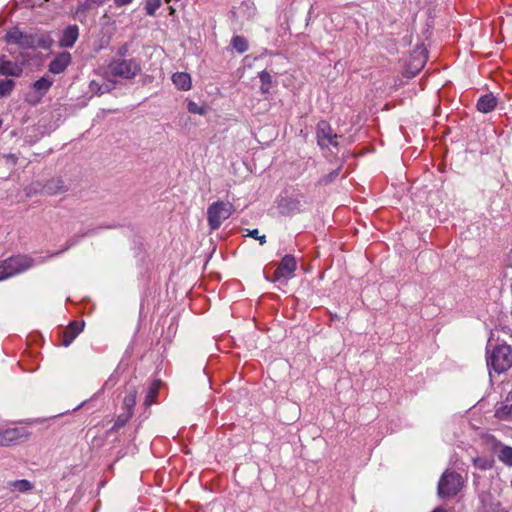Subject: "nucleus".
<instances>
[{
  "mask_svg": "<svg viewBox=\"0 0 512 512\" xmlns=\"http://www.w3.org/2000/svg\"><path fill=\"white\" fill-rule=\"evenodd\" d=\"M463 483V478L460 474L454 471H445L438 482V496L440 498L456 496L460 492Z\"/></svg>",
  "mask_w": 512,
  "mask_h": 512,
  "instance_id": "20e7f679",
  "label": "nucleus"
},
{
  "mask_svg": "<svg viewBox=\"0 0 512 512\" xmlns=\"http://www.w3.org/2000/svg\"><path fill=\"white\" fill-rule=\"evenodd\" d=\"M432 512H445V510L442 508H436Z\"/></svg>",
  "mask_w": 512,
  "mask_h": 512,
  "instance_id": "ea45409f",
  "label": "nucleus"
},
{
  "mask_svg": "<svg viewBox=\"0 0 512 512\" xmlns=\"http://www.w3.org/2000/svg\"><path fill=\"white\" fill-rule=\"evenodd\" d=\"M497 106V99L492 93L482 95L476 104L477 110L482 113H489Z\"/></svg>",
  "mask_w": 512,
  "mask_h": 512,
  "instance_id": "f3484780",
  "label": "nucleus"
},
{
  "mask_svg": "<svg viewBox=\"0 0 512 512\" xmlns=\"http://www.w3.org/2000/svg\"><path fill=\"white\" fill-rule=\"evenodd\" d=\"M109 71L112 75L132 79L141 70L139 63L135 59L114 58L108 65Z\"/></svg>",
  "mask_w": 512,
  "mask_h": 512,
  "instance_id": "39448f33",
  "label": "nucleus"
},
{
  "mask_svg": "<svg viewBox=\"0 0 512 512\" xmlns=\"http://www.w3.org/2000/svg\"><path fill=\"white\" fill-rule=\"evenodd\" d=\"M129 51V43L122 44L117 50L116 58H124Z\"/></svg>",
  "mask_w": 512,
  "mask_h": 512,
  "instance_id": "72a5a7b5",
  "label": "nucleus"
},
{
  "mask_svg": "<svg viewBox=\"0 0 512 512\" xmlns=\"http://www.w3.org/2000/svg\"><path fill=\"white\" fill-rule=\"evenodd\" d=\"M83 327V322H71L63 332L62 345L65 347L69 346L73 342V340L79 335V333L83 330Z\"/></svg>",
  "mask_w": 512,
  "mask_h": 512,
  "instance_id": "ddd939ff",
  "label": "nucleus"
},
{
  "mask_svg": "<svg viewBox=\"0 0 512 512\" xmlns=\"http://www.w3.org/2000/svg\"><path fill=\"white\" fill-rule=\"evenodd\" d=\"M290 210H299L300 202L294 199L286 200Z\"/></svg>",
  "mask_w": 512,
  "mask_h": 512,
  "instance_id": "c9c22d12",
  "label": "nucleus"
},
{
  "mask_svg": "<svg viewBox=\"0 0 512 512\" xmlns=\"http://www.w3.org/2000/svg\"><path fill=\"white\" fill-rule=\"evenodd\" d=\"M133 416L132 413H130V411H124L122 413H120L116 420H115V423L114 425L111 427V429L109 430L110 433L112 432H117L119 431V429H121L122 427H124L127 422L131 419V417Z\"/></svg>",
  "mask_w": 512,
  "mask_h": 512,
  "instance_id": "4be33fe9",
  "label": "nucleus"
},
{
  "mask_svg": "<svg viewBox=\"0 0 512 512\" xmlns=\"http://www.w3.org/2000/svg\"><path fill=\"white\" fill-rule=\"evenodd\" d=\"M474 463L476 466H478L480 469H483V470H485L489 467V465L487 464V461L482 458L474 459Z\"/></svg>",
  "mask_w": 512,
  "mask_h": 512,
  "instance_id": "e433bc0d",
  "label": "nucleus"
},
{
  "mask_svg": "<svg viewBox=\"0 0 512 512\" xmlns=\"http://www.w3.org/2000/svg\"><path fill=\"white\" fill-rule=\"evenodd\" d=\"M114 88V82L106 81L103 78L93 79L89 83V89L93 94L102 95Z\"/></svg>",
  "mask_w": 512,
  "mask_h": 512,
  "instance_id": "dca6fc26",
  "label": "nucleus"
},
{
  "mask_svg": "<svg viewBox=\"0 0 512 512\" xmlns=\"http://www.w3.org/2000/svg\"><path fill=\"white\" fill-rule=\"evenodd\" d=\"M14 87V81L8 79L0 80V96L5 97L10 95Z\"/></svg>",
  "mask_w": 512,
  "mask_h": 512,
  "instance_id": "a878e982",
  "label": "nucleus"
},
{
  "mask_svg": "<svg viewBox=\"0 0 512 512\" xmlns=\"http://www.w3.org/2000/svg\"><path fill=\"white\" fill-rule=\"evenodd\" d=\"M187 109L190 113L204 115L206 113V109L202 106H199L194 101H189L187 105Z\"/></svg>",
  "mask_w": 512,
  "mask_h": 512,
  "instance_id": "7c9ffc66",
  "label": "nucleus"
},
{
  "mask_svg": "<svg viewBox=\"0 0 512 512\" xmlns=\"http://www.w3.org/2000/svg\"><path fill=\"white\" fill-rule=\"evenodd\" d=\"M71 61L72 56L69 52L64 51L57 54L49 64V72L55 75L61 74L66 70Z\"/></svg>",
  "mask_w": 512,
  "mask_h": 512,
  "instance_id": "1a4fd4ad",
  "label": "nucleus"
},
{
  "mask_svg": "<svg viewBox=\"0 0 512 512\" xmlns=\"http://www.w3.org/2000/svg\"><path fill=\"white\" fill-rule=\"evenodd\" d=\"M495 417L502 421L512 420V390L503 401L496 404Z\"/></svg>",
  "mask_w": 512,
  "mask_h": 512,
  "instance_id": "9b49d317",
  "label": "nucleus"
},
{
  "mask_svg": "<svg viewBox=\"0 0 512 512\" xmlns=\"http://www.w3.org/2000/svg\"><path fill=\"white\" fill-rule=\"evenodd\" d=\"M86 234H82V235H75L73 237H71L70 239L67 240V243H66V247L59 251V252H56L54 253L53 255H59L60 253H62L63 251L67 250L68 248L70 247H73L74 245H76L81 238H83Z\"/></svg>",
  "mask_w": 512,
  "mask_h": 512,
  "instance_id": "473e14b6",
  "label": "nucleus"
},
{
  "mask_svg": "<svg viewBox=\"0 0 512 512\" xmlns=\"http://www.w3.org/2000/svg\"><path fill=\"white\" fill-rule=\"evenodd\" d=\"M296 267H297V264H296L295 257L292 255H285L281 259L277 269L274 271L273 276L272 277L267 276L266 278L272 282H279L282 279L287 280L293 276V274L296 270Z\"/></svg>",
  "mask_w": 512,
  "mask_h": 512,
  "instance_id": "6e6552de",
  "label": "nucleus"
},
{
  "mask_svg": "<svg viewBox=\"0 0 512 512\" xmlns=\"http://www.w3.org/2000/svg\"><path fill=\"white\" fill-rule=\"evenodd\" d=\"M490 346H492V344H491V340H488V348H489Z\"/></svg>",
  "mask_w": 512,
  "mask_h": 512,
  "instance_id": "a19ab883",
  "label": "nucleus"
},
{
  "mask_svg": "<svg viewBox=\"0 0 512 512\" xmlns=\"http://www.w3.org/2000/svg\"><path fill=\"white\" fill-rule=\"evenodd\" d=\"M161 0H147L145 4L146 14L153 16L155 12L160 8Z\"/></svg>",
  "mask_w": 512,
  "mask_h": 512,
  "instance_id": "c85d7f7f",
  "label": "nucleus"
},
{
  "mask_svg": "<svg viewBox=\"0 0 512 512\" xmlns=\"http://www.w3.org/2000/svg\"><path fill=\"white\" fill-rule=\"evenodd\" d=\"M136 396H137V390L134 386H127L126 388V395L123 399V406L122 409L124 411H130V413L133 414L134 407L136 404Z\"/></svg>",
  "mask_w": 512,
  "mask_h": 512,
  "instance_id": "6ab92c4d",
  "label": "nucleus"
},
{
  "mask_svg": "<svg viewBox=\"0 0 512 512\" xmlns=\"http://www.w3.org/2000/svg\"><path fill=\"white\" fill-rule=\"evenodd\" d=\"M235 207L231 202L216 201L207 208V223L212 231L220 228L234 212Z\"/></svg>",
  "mask_w": 512,
  "mask_h": 512,
  "instance_id": "f03ea898",
  "label": "nucleus"
},
{
  "mask_svg": "<svg viewBox=\"0 0 512 512\" xmlns=\"http://www.w3.org/2000/svg\"><path fill=\"white\" fill-rule=\"evenodd\" d=\"M5 41L7 44H14L22 49H33L35 43V35L25 33L18 27H13L7 31L5 35Z\"/></svg>",
  "mask_w": 512,
  "mask_h": 512,
  "instance_id": "0eeeda50",
  "label": "nucleus"
},
{
  "mask_svg": "<svg viewBox=\"0 0 512 512\" xmlns=\"http://www.w3.org/2000/svg\"><path fill=\"white\" fill-rule=\"evenodd\" d=\"M232 47L239 53H244L248 50V42L243 36H234L231 41Z\"/></svg>",
  "mask_w": 512,
  "mask_h": 512,
  "instance_id": "b1692460",
  "label": "nucleus"
},
{
  "mask_svg": "<svg viewBox=\"0 0 512 512\" xmlns=\"http://www.w3.org/2000/svg\"><path fill=\"white\" fill-rule=\"evenodd\" d=\"M52 84L53 79L44 76L34 82L33 89L40 95H44L50 89Z\"/></svg>",
  "mask_w": 512,
  "mask_h": 512,
  "instance_id": "412c9836",
  "label": "nucleus"
},
{
  "mask_svg": "<svg viewBox=\"0 0 512 512\" xmlns=\"http://www.w3.org/2000/svg\"><path fill=\"white\" fill-rule=\"evenodd\" d=\"M8 165L14 166L17 163V156L15 154H6L3 156Z\"/></svg>",
  "mask_w": 512,
  "mask_h": 512,
  "instance_id": "f704fd0d",
  "label": "nucleus"
},
{
  "mask_svg": "<svg viewBox=\"0 0 512 512\" xmlns=\"http://www.w3.org/2000/svg\"><path fill=\"white\" fill-rule=\"evenodd\" d=\"M9 487L19 492H26L32 488V484L26 479H21L9 482Z\"/></svg>",
  "mask_w": 512,
  "mask_h": 512,
  "instance_id": "393cba45",
  "label": "nucleus"
},
{
  "mask_svg": "<svg viewBox=\"0 0 512 512\" xmlns=\"http://www.w3.org/2000/svg\"><path fill=\"white\" fill-rule=\"evenodd\" d=\"M34 260L26 255L12 256L0 263L2 280L13 277L34 266Z\"/></svg>",
  "mask_w": 512,
  "mask_h": 512,
  "instance_id": "7ed1b4c3",
  "label": "nucleus"
},
{
  "mask_svg": "<svg viewBox=\"0 0 512 512\" xmlns=\"http://www.w3.org/2000/svg\"><path fill=\"white\" fill-rule=\"evenodd\" d=\"M171 79L175 87L179 90L188 91L192 87L191 76L186 72H176L172 75Z\"/></svg>",
  "mask_w": 512,
  "mask_h": 512,
  "instance_id": "a211bd4d",
  "label": "nucleus"
},
{
  "mask_svg": "<svg viewBox=\"0 0 512 512\" xmlns=\"http://www.w3.org/2000/svg\"><path fill=\"white\" fill-rule=\"evenodd\" d=\"M316 138L318 145L324 148L338 147L340 136L336 134L327 121L321 120L316 127Z\"/></svg>",
  "mask_w": 512,
  "mask_h": 512,
  "instance_id": "423d86ee",
  "label": "nucleus"
},
{
  "mask_svg": "<svg viewBox=\"0 0 512 512\" xmlns=\"http://www.w3.org/2000/svg\"><path fill=\"white\" fill-rule=\"evenodd\" d=\"M245 232L246 234H244V236H248V237H251V238H254L256 240L259 241L260 245H264L266 243V236L265 235H260L259 234V230L258 229H245Z\"/></svg>",
  "mask_w": 512,
  "mask_h": 512,
  "instance_id": "c756f323",
  "label": "nucleus"
},
{
  "mask_svg": "<svg viewBox=\"0 0 512 512\" xmlns=\"http://www.w3.org/2000/svg\"><path fill=\"white\" fill-rule=\"evenodd\" d=\"M66 191H68V187L61 177H53L47 180L41 189V192L48 196L62 194Z\"/></svg>",
  "mask_w": 512,
  "mask_h": 512,
  "instance_id": "9d476101",
  "label": "nucleus"
},
{
  "mask_svg": "<svg viewBox=\"0 0 512 512\" xmlns=\"http://www.w3.org/2000/svg\"><path fill=\"white\" fill-rule=\"evenodd\" d=\"M27 434L23 429L19 428H9L5 430H1V438L3 441V446H8L16 443L22 438H26Z\"/></svg>",
  "mask_w": 512,
  "mask_h": 512,
  "instance_id": "4468645a",
  "label": "nucleus"
},
{
  "mask_svg": "<svg viewBox=\"0 0 512 512\" xmlns=\"http://www.w3.org/2000/svg\"><path fill=\"white\" fill-rule=\"evenodd\" d=\"M133 0H114L115 4L119 7L130 4Z\"/></svg>",
  "mask_w": 512,
  "mask_h": 512,
  "instance_id": "4c0bfd02",
  "label": "nucleus"
},
{
  "mask_svg": "<svg viewBox=\"0 0 512 512\" xmlns=\"http://www.w3.org/2000/svg\"><path fill=\"white\" fill-rule=\"evenodd\" d=\"M497 448L498 459L505 465L512 467V447L499 444Z\"/></svg>",
  "mask_w": 512,
  "mask_h": 512,
  "instance_id": "aec40b11",
  "label": "nucleus"
},
{
  "mask_svg": "<svg viewBox=\"0 0 512 512\" xmlns=\"http://www.w3.org/2000/svg\"><path fill=\"white\" fill-rule=\"evenodd\" d=\"M487 366L497 373H503L512 366V348L506 344L496 345L488 352Z\"/></svg>",
  "mask_w": 512,
  "mask_h": 512,
  "instance_id": "f257e3e1",
  "label": "nucleus"
},
{
  "mask_svg": "<svg viewBox=\"0 0 512 512\" xmlns=\"http://www.w3.org/2000/svg\"><path fill=\"white\" fill-rule=\"evenodd\" d=\"M51 44H52V39L48 35H43L41 37H37L35 35L34 48L41 47L43 49H49L51 47Z\"/></svg>",
  "mask_w": 512,
  "mask_h": 512,
  "instance_id": "cd10ccee",
  "label": "nucleus"
},
{
  "mask_svg": "<svg viewBox=\"0 0 512 512\" xmlns=\"http://www.w3.org/2000/svg\"><path fill=\"white\" fill-rule=\"evenodd\" d=\"M79 38V27L77 25H68L62 32L59 39V46L62 48H72Z\"/></svg>",
  "mask_w": 512,
  "mask_h": 512,
  "instance_id": "f8f14e48",
  "label": "nucleus"
},
{
  "mask_svg": "<svg viewBox=\"0 0 512 512\" xmlns=\"http://www.w3.org/2000/svg\"><path fill=\"white\" fill-rule=\"evenodd\" d=\"M23 72L22 64L6 59L0 61V74L5 76L19 77Z\"/></svg>",
  "mask_w": 512,
  "mask_h": 512,
  "instance_id": "2eb2a0df",
  "label": "nucleus"
},
{
  "mask_svg": "<svg viewBox=\"0 0 512 512\" xmlns=\"http://www.w3.org/2000/svg\"><path fill=\"white\" fill-rule=\"evenodd\" d=\"M90 1L86 0L83 3H80L75 10V16L81 21L84 22V18L86 16V12L90 9Z\"/></svg>",
  "mask_w": 512,
  "mask_h": 512,
  "instance_id": "bb28decb",
  "label": "nucleus"
},
{
  "mask_svg": "<svg viewBox=\"0 0 512 512\" xmlns=\"http://www.w3.org/2000/svg\"><path fill=\"white\" fill-rule=\"evenodd\" d=\"M261 82L260 91L262 94H268L271 89L272 77L267 71H261L258 74Z\"/></svg>",
  "mask_w": 512,
  "mask_h": 512,
  "instance_id": "5701e85b",
  "label": "nucleus"
},
{
  "mask_svg": "<svg viewBox=\"0 0 512 512\" xmlns=\"http://www.w3.org/2000/svg\"><path fill=\"white\" fill-rule=\"evenodd\" d=\"M339 172H340V168H337V169L333 170L332 172H330L329 174L324 175L320 179V183L324 184V185H327V184L331 183L332 181H334L338 177Z\"/></svg>",
  "mask_w": 512,
  "mask_h": 512,
  "instance_id": "2f4dec72",
  "label": "nucleus"
},
{
  "mask_svg": "<svg viewBox=\"0 0 512 512\" xmlns=\"http://www.w3.org/2000/svg\"><path fill=\"white\" fill-rule=\"evenodd\" d=\"M91 3L100 6L102 5L106 0H89Z\"/></svg>",
  "mask_w": 512,
  "mask_h": 512,
  "instance_id": "58836bf2",
  "label": "nucleus"
}]
</instances>
